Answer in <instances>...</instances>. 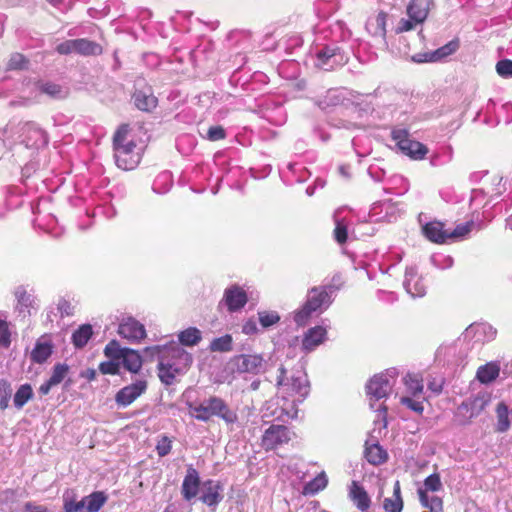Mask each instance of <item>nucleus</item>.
<instances>
[{"mask_svg": "<svg viewBox=\"0 0 512 512\" xmlns=\"http://www.w3.org/2000/svg\"><path fill=\"white\" fill-rule=\"evenodd\" d=\"M43 91L54 96L60 92V87L56 84H47L43 87Z\"/></svg>", "mask_w": 512, "mask_h": 512, "instance_id": "nucleus-64", "label": "nucleus"}, {"mask_svg": "<svg viewBox=\"0 0 512 512\" xmlns=\"http://www.w3.org/2000/svg\"><path fill=\"white\" fill-rule=\"evenodd\" d=\"M424 236L431 242L436 244H444L447 242L448 229H445L444 223L440 221H430L423 228Z\"/></svg>", "mask_w": 512, "mask_h": 512, "instance_id": "nucleus-18", "label": "nucleus"}, {"mask_svg": "<svg viewBox=\"0 0 512 512\" xmlns=\"http://www.w3.org/2000/svg\"><path fill=\"white\" fill-rule=\"evenodd\" d=\"M172 450V440L166 436L161 435L156 444V452L159 457H165Z\"/></svg>", "mask_w": 512, "mask_h": 512, "instance_id": "nucleus-42", "label": "nucleus"}, {"mask_svg": "<svg viewBox=\"0 0 512 512\" xmlns=\"http://www.w3.org/2000/svg\"><path fill=\"white\" fill-rule=\"evenodd\" d=\"M390 390L391 386L389 380L384 375H374L366 385V393L370 401H378L387 397Z\"/></svg>", "mask_w": 512, "mask_h": 512, "instance_id": "nucleus-12", "label": "nucleus"}, {"mask_svg": "<svg viewBox=\"0 0 512 512\" xmlns=\"http://www.w3.org/2000/svg\"><path fill=\"white\" fill-rule=\"evenodd\" d=\"M146 352H151L152 354H157L158 356H161L162 358H166V360L169 361L171 366H174L178 362H184L185 360H181L184 358V356H192L190 353H188L183 347H181L179 344L172 343L167 346H153V347H147L145 349Z\"/></svg>", "mask_w": 512, "mask_h": 512, "instance_id": "nucleus-9", "label": "nucleus"}, {"mask_svg": "<svg viewBox=\"0 0 512 512\" xmlns=\"http://www.w3.org/2000/svg\"><path fill=\"white\" fill-rule=\"evenodd\" d=\"M259 322L264 328L275 325L280 321V316L277 312L262 311L258 313Z\"/></svg>", "mask_w": 512, "mask_h": 512, "instance_id": "nucleus-44", "label": "nucleus"}, {"mask_svg": "<svg viewBox=\"0 0 512 512\" xmlns=\"http://www.w3.org/2000/svg\"><path fill=\"white\" fill-rule=\"evenodd\" d=\"M178 339L184 346L197 345L202 339L201 331L196 327H189L179 333Z\"/></svg>", "mask_w": 512, "mask_h": 512, "instance_id": "nucleus-31", "label": "nucleus"}, {"mask_svg": "<svg viewBox=\"0 0 512 512\" xmlns=\"http://www.w3.org/2000/svg\"><path fill=\"white\" fill-rule=\"evenodd\" d=\"M424 487L427 491L436 492L442 487L440 476L437 473L431 474L424 480Z\"/></svg>", "mask_w": 512, "mask_h": 512, "instance_id": "nucleus-47", "label": "nucleus"}, {"mask_svg": "<svg viewBox=\"0 0 512 512\" xmlns=\"http://www.w3.org/2000/svg\"><path fill=\"white\" fill-rule=\"evenodd\" d=\"M328 484V479L324 472L319 473L311 481L307 482L303 487L304 495H314L323 490Z\"/></svg>", "mask_w": 512, "mask_h": 512, "instance_id": "nucleus-30", "label": "nucleus"}, {"mask_svg": "<svg viewBox=\"0 0 512 512\" xmlns=\"http://www.w3.org/2000/svg\"><path fill=\"white\" fill-rule=\"evenodd\" d=\"M290 394L299 395L301 397L308 394V385L306 380L301 377H291L290 381L286 384Z\"/></svg>", "mask_w": 512, "mask_h": 512, "instance_id": "nucleus-36", "label": "nucleus"}, {"mask_svg": "<svg viewBox=\"0 0 512 512\" xmlns=\"http://www.w3.org/2000/svg\"><path fill=\"white\" fill-rule=\"evenodd\" d=\"M92 334V326L90 324H83L72 334V343L76 348H83L92 337Z\"/></svg>", "mask_w": 512, "mask_h": 512, "instance_id": "nucleus-29", "label": "nucleus"}, {"mask_svg": "<svg viewBox=\"0 0 512 512\" xmlns=\"http://www.w3.org/2000/svg\"><path fill=\"white\" fill-rule=\"evenodd\" d=\"M148 388V382L145 379H139L124 386L115 395V402L119 407H127L143 395Z\"/></svg>", "mask_w": 512, "mask_h": 512, "instance_id": "nucleus-7", "label": "nucleus"}, {"mask_svg": "<svg viewBox=\"0 0 512 512\" xmlns=\"http://www.w3.org/2000/svg\"><path fill=\"white\" fill-rule=\"evenodd\" d=\"M403 382L406 386L408 393L412 397H417L423 392V378L419 374L408 373L404 378Z\"/></svg>", "mask_w": 512, "mask_h": 512, "instance_id": "nucleus-28", "label": "nucleus"}, {"mask_svg": "<svg viewBox=\"0 0 512 512\" xmlns=\"http://www.w3.org/2000/svg\"><path fill=\"white\" fill-rule=\"evenodd\" d=\"M387 13L380 11L373 19H369L366 24V29L373 37H380L386 39V22Z\"/></svg>", "mask_w": 512, "mask_h": 512, "instance_id": "nucleus-20", "label": "nucleus"}, {"mask_svg": "<svg viewBox=\"0 0 512 512\" xmlns=\"http://www.w3.org/2000/svg\"><path fill=\"white\" fill-rule=\"evenodd\" d=\"M430 10V0H411L407 6V14L415 23H423Z\"/></svg>", "mask_w": 512, "mask_h": 512, "instance_id": "nucleus-19", "label": "nucleus"}, {"mask_svg": "<svg viewBox=\"0 0 512 512\" xmlns=\"http://www.w3.org/2000/svg\"><path fill=\"white\" fill-rule=\"evenodd\" d=\"M291 440V432L284 425H271L263 434L261 446L266 450H275Z\"/></svg>", "mask_w": 512, "mask_h": 512, "instance_id": "nucleus-6", "label": "nucleus"}, {"mask_svg": "<svg viewBox=\"0 0 512 512\" xmlns=\"http://www.w3.org/2000/svg\"><path fill=\"white\" fill-rule=\"evenodd\" d=\"M188 407L190 415L199 421L208 422L212 417H218L227 424H233L238 420L237 413L217 396H211L199 404L189 403Z\"/></svg>", "mask_w": 512, "mask_h": 512, "instance_id": "nucleus-3", "label": "nucleus"}, {"mask_svg": "<svg viewBox=\"0 0 512 512\" xmlns=\"http://www.w3.org/2000/svg\"><path fill=\"white\" fill-rule=\"evenodd\" d=\"M25 510L28 512H48V509L42 505H35L31 502L25 504Z\"/></svg>", "mask_w": 512, "mask_h": 512, "instance_id": "nucleus-61", "label": "nucleus"}, {"mask_svg": "<svg viewBox=\"0 0 512 512\" xmlns=\"http://www.w3.org/2000/svg\"><path fill=\"white\" fill-rule=\"evenodd\" d=\"M490 398L486 394H478L473 399L462 404L467 411H470V417L478 416L489 404Z\"/></svg>", "mask_w": 512, "mask_h": 512, "instance_id": "nucleus-26", "label": "nucleus"}, {"mask_svg": "<svg viewBox=\"0 0 512 512\" xmlns=\"http://www.w3.org/2000/svg\"><path fill=\"white\" fill-rule=\"evenodd\" d=\"M258 328L256 322L252 319L246 321L242 326V332L246 335H252L257 332Z\"/></svg>", "mask_w": 512, "mask_h": 512, "instance_id": "nucleus-59", "label": "nucleus"}, {"mask_svg": "<svg viewBox=\"0 0 512 512\" xmlns=\"http://www.w3.org/2000/svg\"><path fill=\"white\" fill-rule=\"evenodd\" d=\"M69 367L66 364L58 363L53 367L52 375L48 379L54 386L60 384L67 376Z\"/></svg>", "mask_w": 512, "mask_h": 512, "instance_id": "nucleus-39", "label": "nucleus"}, {"mask_svg": "<svg viewBox=\"0 0 512 512\" xmlns=\"http://www.w3.org/2000/svg\"><path fill=\"white\" fill-rule=\"evenodd\" d=\"M497 413V425H496V431L497 432H505L510 427V420H509V411L508 407L504 403H499L496 408Z\"/></svg>", "mask_w": 512, "mask_h": 512, "instance_id": "nucleus-33", "label": "nucleus"}, {"mask_svg": "<svg viewBox=\"0 0 512 512\" xmlns=\"http://www.w3.org/2000/svg\"><path fill=\"white\" fill-rule=\"evenodd\" d=\"M99 371L104 375H117L119 373V363L115 360L101 362Z\"/></svg>", "mask_w": 512, "mask_h": 512, "instance_id": "nucleus-50", "label": "nucleus"}, {"mask_svg": "<svg viewBox=\"0 0 512 512\" xmlns=\"http://www.w3.org/2000/svg\"><path fill=\"white\" fill-rule=\"evenodd\" d=\"M223 486L219 481L206 480L202 484L200 500L209 507H216L223 499Z\"/></svg>", "mask_w": 512, "mask_h": 512, "instance_id": "nucleus-11", "label": "nucleus"}, {"mask_svg": "<svg viewBox=\"0 0 512 512\" xmlns=\"http://www.w3.org/2000/svg\"><path fill=\"white\" fill-rule=\"evenodd\" d=\"M459 48V41L452 40L444 46L438 48L432 55V60H439L453 54Z\"/></svg>", "mask_w": 512, "mask_h": 512, "instance_id": "nucleus-38", "label": "nucleus"}, {"mask_svg": "<svg viewBox=\"0 0 512 512\" xmlns=\"http://www.w3.org/2000/svg\"><path fill=\"white\" fill-rule=\"evenodd\" d=\"M107 495L103 491H95L88 496L84 497L86 511L85 512H99L100 509L107 502Z\"/></svg>", "mask_w": 512, "mask_h": 512, "instance_id": "nucleus-27", "label": "nucleus"}, {"mask_svg": "<svg viewBox=\"0 0 512 512\" xmlns=\"http://www.w3.org/2000/svg\"><path fill=\"white\" fill-rule=\"evenodd\" d=\"M279 375L277 376L276 384L277 386H283L286 385L285 379H286V369L283 365H281L278 369Z\"/></svg>", "mask_w": 512, "mask_h": 512, "instance_id": "nucleus-63", "label": "nucleus"}, {"mask_svg": "<svg viewBox=\"0 0 512 512\" xmlns=\"http://www.w3.org/2000/svg\"><path fill=\"white\" fill-rule=\"evenodd\" d=\"M365 458L372 465H381L388 459V454L378 443H366Z\"/></svg>", "mask_w": 512, "mask_h": 512, "instance_id": "nucleus-22", "label": "nucleus"}, {"mask_svg": "<svg viewBox=\"0 0 512 512\" xmlns=\"http://www.w3.org/2000/svg\"><path fill=\"white\" fill-rule=\"evenodd\" d=\"M419 501L423 507H427L430 505L432 501V497H430L427 493V490L419 489L418 490Z\"/></svg>", "mask_w": 512, "mask_h": 512, "instance_id": "nucleus-60", "label": "nucleus"}, {"mask_svg": "<svg viewBox=\"0 0 512 512\" xmlns=\"http://www.w3.org/2000/svg\"><path fill=\"white\" fill-rule=\"evenodd\" d=\"M11 344V333L9 325L5 320L0 319V346L9 347Z\"/></svg>", "mask_w": 512, "mask_h": 512, "instance_id": "nucleus-49", "label": "nucleus"}, {"mask_svg": "<svg viewBox=\"0 0 512 512\" xmlns=\"http://www.w3.org/2000/svg\"><path fill=\"white\" fill-rule=\"evenodd\" d=\"M500 373V367L495 362H489L477 369L476 379L482 384H488L494 381Z\"/></svg>", "mask_w": 512, "mask_h": 512, "instance_id": "nucleus-23", "label": "nucleus"}, {"mask_svg": "<svg viewBox=\"0 0 512 512\" xmlns=\"http://www.w3.org/2000/svg\"><path fill=\"white\" fill-rule=\"evenodd\" d=\"M33 389L31 387L30 384H23L21 385L15 395H14V399H13V403H14V406L17 408V409H21L23 408V406L33 398Z\"/></svg>", "mask_w": 512, "mask_h": 512, "instance_id": "nucleus-32", "label": "nucleus"}, {"mask_svg": "<svg viewBox=\"0 0 512 512\" xmlns=\"http://www.w3.org/2000/svg\"><path fill=\"white\" fill-rule=\"evenodd\" d=\"M52 344L37 343L31 352V359L36 363L45 362L52 354Z\"/></svg>", "mask_w": 512, "mask_h": 512, "instance_id": "nucleus-35", "label": "nucleus"}, {"mask_svg": "<svg viewBox=\"0 0 512 512\" xmlns=\"http://www.w3.org/2000/svg\"><path fill=\"white\" fill-rule=\"evenodd\" d=\"M404 501L401 495V485L396 481L393 486V494L383 501V508L386 512H402Z\"/></svg>", "mask_w": 512, "mask_h": 512, "instance_id": "nucleus-21", "label": "nucleus"}, {"mask_svg": "<svg viewBox=\"0 0 512 512\" xmlns=\"http://www.w3.org/2000/svg\"><path fill=\"white\" fill-rule=\"evenodd\" d=\"M335 56V53L330 49H323L317 53L318 58V67L323 68L324 66L328 65L329 60Z\"/></svg>", "mask_w": 512, "mask_h": 512, "instance_id": "nucleus-55", "label": "nucleus"}, {"mask_svg": "<svg viewBox=\"0 0 512 512\" xmlns=\"http://www.w3.org/2000/svg\"><path fill=\"white\" fill-rule=\"evenodd\" d=\"M121 359L124 368L132 373L139 372L142 367L141 355L135 350L124 348Z\"/></svg>", "mask_w": 512, "mask_h": 512, "instance_id": "nucleus-25", "label": "nucleus"}, {"mask_svg": "<svg viewBox=\"0 0 512 512\" xmlns=\"http://www.w3.org/2000/svg\"><path fill=\"white\" fill-rule=\"evenodd\" d=\"M336 242L340 245L346 243L348 239L347 225L343 221L337 220L333 231Z\"/></svg>", "mask_w": 512, "mask_h": 512, "instance_id": "nucleus-45", "label": "nucleus"}, {"mask_svg": "<svg viewBox=\"0 0 512 512\" xmlns=\"http://www.w3.org/2000/svg\"><path fill=\"white\" fill-rule=\"evenodd\" d=\"M208 139L211 141H218L225 138L226 133L222 126H212L208 130Z\"/></svg>", "mask_w": 512, "mask_h": 512, "instance_id": "nucleus-54", "label": "nucleus"}, {"mask_svg": "<svg viewBox=\"0 0 512 512\" xmlns=\"http://www.w3.org/2000/svg\"><path fill=\"white\" fill-rule=\"evenodd\" d=\"M233 339L230 334H225L215 338L210 342L209 350L211 352H229L232 350Z\"/></svg>", "mask_w": 512, "mask_h": 512, "instance_id": "nucleus-34", "label": "nucleus"}, {"mask_svg": "<svg viewBox=\"0 0 512 512\" xmlns=\"http://www.w3.org/2000/svg\"><path fill=\"white\" fill-rule=\"evenodd\" d=\"M473 222H466L464 224L457 225L453 230H448V240H458L464 238L472 230Z\"/></svg>", "mask_w": 512, "mask_h": 512, "instance_id": "nucleus-37", "label": "nucleus"}, {"mask_svg": "<svg viewBox=\"0 0 512 512\" xmlns=\"http://www.w3.org/2000/svg\"><path fill=\"white\" fill-rule=\"evenodd\" d=\"M497 73L505 78L512 77V60H500L496 64Z\"/></svg>", "mask_w": 512, "mask_h": 512, "instance_id": "nucleus-52", "label": "nucleus"}, {"mask_svg": "<svg viewBox=\"0 0 512 512\" xmlns=\"http://www.w3.org/2000/svg\"><path fill=\"white\" fill-rule=\"evenodd\" d=\"M76 53L82 56H97L103 53L102 46L86 38L76 39Z\"/></svg>", "mask_w": 512, "mask_h": 512, "instance_id": "nucleus-24", "label": "nucleus"}, {"mask_svg": "<svg viewBox=\"0 0 512 512\" xmlns=\"http://www.w3.org/2000/svg\"><path fill=\"white\" fill-rule=\"evenodd\" d=\"M132 101L143 112H152L158 105V99L150 87L136 89L132 94Z\"/></svg>", "mask_w": 512, "mask_h": 512, "instance_id": "nucleus-13", "label": "nucleus"}, {"mask_svg": "<svg viewBox=\"0 0 512 512\" xmlns=\"http://www.w3.org/2000/svg\"><path fill=\"white\" fill-rule=\"evenodd\" d=\"M201 481L198 471L193 466H188L181 486V494L186 501H191L199 492Z\"/></svg>", "mask_w": 512, "mask_h": 512, "instance_id": "nucleus-14", "label": "nucleus"}, {"mask_svg": "<svg viewBox=\"0 0 512 512\" xmlns=\"http://www.w3.org/2000/svg\"><path fill=\"white\" fill-rule=\"evenodd\" d=\"M63 509L64 512H85L86 506L84 498L80 501H76L75 499H70L67 496H64Z\"/></svg>", "mask_w": 512, "mask_h": 512, "instance_id": "nucleus-41", "label": "nucleus"}, {"mask_svg": "<svg viewBox=\"0 0 512 512\" xmlns=\"http://www.w3.org/2000/svg\"><path fill=\"white\" fill-rule=\"evenodd\" d=\"M400 403L412 411L416 412L417 414L421 415L424 411L423 403L417 400H414L413 398L409 396H403L400 399Z\"/></svg>", "mask_w": 512, "mask_h": 512, "instance_id": "nucleus-48", "label": "nucleus"}, {"mask_svg": "<svg viewBox=\"0 0 512 512\" xmlns=\"http://www.w3.org/2000/svg\"><path fill=\"white\" fill-rule=\"evenodd\" d=\"M239 373L258 374L263 368L264 359L258 354H241L233 359Z\"/></svg>", "mask_w": 512, "mask_h": 512, "instance_id": "nucleus-10", "label": "nucleus"}, {"mask_svg": "<svg viewBox=\"0 0 512 512\" xmlns=\"http://www.w3.org/2000/svg\"><path fill=\"white\" fill-rule=\"evenodd\" d=\"M112 146L116 165L125 171L133 170L140 162L136 136L130 124H121L114 132Z\"/></svg>", "mask_w": 512, "mask_h": 512, "instance_id": "nucleus-1", "label": "nucleus"}, {"mask_svg": "<svg viewBox=\"0 0 512 512\" xmlns=\"http://www.w3.org/2000/svg\"><path fill=\"white\" fill-rule=\"evenodd\" d=\"M222 302L229 312H236L247 304L248 295L241 286L234 284L225 289Z\"/></svg>", "mask_w": 512, "mask_h": 512, "instance_id": "nucleus-8", "label": "nucleus"}, {"mask_svg": "<svg viewBox=\"0 0 512 512\" xmlns=\"http://www.w3.org/2000/svg\"><path fill=\"white\" fill-rule=\"evenodd\" d=\"M104 353L113 360H119L122 358L124 348H120L117 341L112 340L105 346Z\"/></svg>", "mask_w": 512, "mask_h": 512, "instance_id": "nucleus-46", "label": "nucleus"}, {"mask_svg": "<svg viewBox=\"0 0 512 512\" xmlns=\"http://www.w3.org/2000/svg\"><path fill=\"white\" fill-rule=\"evenodd\" d=\"M417 23L414 22L411 18L409 19H401L399 21L398 27L396 29L397 33H403L411 31L415 28Z\"/></svg>", "mask_w": 512, "mask_h": 512, "instance_id": "nucleus-58", "label": "nucleus"}, {"mask_svg": "<svg viewBox=\"0 0 512 512\" xmlns=\"http://www.w3.org/2000/svg\"><path fill=\"white\" fill-rule=\"evenodd\" d=\"M349 498L360 511H367L371 506V499L367 491L357 481L349 486Z\"/></svg>", "mask_w": 512, "mask_h": 512, "instance_id": "nucleus-16", "label": "nucleus"}, {"mask_svg": "<svg viewBox=\"0 0 512 512\" xmlns=\"http://www.w3.org/2000/svg\"><path fill=\"white\" fill-rule=\"evenodd\" d=\"M391 138L400 152L412 160H423L429 152L426 145L410 137L407 129H393Z\"/></svg>", "mask_w": 512, "mask_h": 512, "instance_id": "nucleus-4", "label": "nucleus"}, {"mask_svg": "<svg viewBox=\"0 0 512 512\" xmlns=\"http://www.w3.org/2000/svg\"><path fill=\"white\" fill-rule=\"evenodd\" d=\"M327 331L322 326H315L307 330L303 336L302 349L305 352H311L324 342Z\"/></svg>", "mask_w": 512, "mask_h": 512, "instance_id": "nucleus-17", "label": "nucleus"}, {"mask_svg": "<svg viewBox=\"0 0 512 512\" xmlns=\"http://www.w3.org/2000/svg\"><path fill=\"white\" fill-rule=\"evenodd\" d=\"M18 305L20 306V311L23 312V308L29 309L33 306L34 299L33 297L27 293L25 290H21L17 292ZM29 313V310H27Z\"/></svg>", "mask_w": 512, "mask_h": 512, "instance_id": "nucleus-51", "label": "nucleus"}, {"mask_svg": "<svg viewBox=\"0 0 512 512\" xmlns=\"http://www.w3.org/2000/svg\"><path fill=\"white\" fill-rule=\"evenodd\" d=\"M428 511L424 512H444V505L442 498L438 496H432L430 505L426 507Z\"/></svg>", "mask_w": 512, "mask_h": 512, "instance_id": "nucleus-57", "label": "nucleus"}, {"mask_svg": "<svg viewBox=\"0 0 512 512\" xmlns=\"http://www.w3.org/2000/svg\"><path fill=\"white\" fill-rule=\"evenodd\" d=\"M387 412L388 408L384 404H380L377 408L378 418H380L383 421V426L386 427L387 425Z\"/></svg>", "mask_w": 512, "mask_h": 512, "instance_id": "nucleus-62", "label": "nucleus"}, {"mask_svg": "<svg viewBox=\"0 0 512 512\" xmlns=\"http://www.w3.org/2000/svg\"><path fill=\"white\" fill-rule=\"evenodd\" d=\"M28 63V59L23 54L14 53L11 55L7 66L12 70H22L27 68Z\"/></svg>", "mask_w": 512, "mask_h": 512, "instance_id": "nucleus-43", "label": "nucleus"}, {"mask_svg": "<svg viewBox=\"0 0 512 512\" xmlns=\"http://www.w3.org/2000/svg\"><path fill=\"white\" fill-rule=\"evenodd\" d=\"M58 310L61 316H72L74 314V306L66 299L59 301Z\"/></svg>", "mask_w": 512, "mask_h": 512, "instance_id": "nucleus-56", "label": "nucleus"}, {"mask_svg": "<svg viewBox=\"0 0 512 512\" xmlns=\"http://www.w3.org/2000/svg\"><path fill=\"white\" fill-rule=\"evenodd\" d=\"M181 360H183V358ZM184 360L185 363L180 361L174 366H171L166 358L159 356L157 365L158 377L164 385L170 386L174 384L177 376L184 374L190 368L193 362L192 356H184Z\"/></svg>", "mask_w": 512, "mask_h": 512, "instance_id": "nucleus-5", "label": "nucleus"}, {"mask_svg": "<svg viewBox=\"0 0 512 512\" xmlns=\"http://www.w3.org/2000/svg\"><path fill=\"white\" fill-rule=\"evenodd\" d=\"M56 51L61 55H68L73 52L76 53V39L66 40L57 45Z\"/></svg>", "mask_w": 512, "mask_h": 512, "instance_id": "nucleus-53", "label": "nucleus"}, {"mask_svg": "<svg viewBox=\"0 0 512 512\" xmlns=\"http://www.w3.org/2000/svg\"><path fill=\"white\" fill-rule=\"evenodd\" d=\"M118 333L130 341H140L146 337L144 325L133 318L123 321L119 325Z\"/></svg>", "mask_w": 512, "mask_h": 512, "instance_id": "nucleus-15", "label": "nucleus"}, {"mask_svg": "<svg viewBox=\"0 0 512 512\" xmlns=\"http://www.w3.org/2000/svg\"><path fill=\"white\" fill-rule=\"evenodd\" d=\"M339 283L337 286L325 285L313 287L309 290L307 299L303 306L294 314V321L297 325H305L313 313L319 311L323 305L330 302V294L341 289L344 281L340 274L334 275V281Z\"/></svg>", "mask_w": 512, "mask_h": 512, "instance_id": "nucleus-2", "label": "nucleus"}, {"mask_svg": "<svg viewBox=\"0 0 512 512\" xmlns=\"http://www.w3.org/2000/svg\"><path fill=\"white\" fill-rule=\"evenodd\" d=\"M12 390L7 380H0V409L4 410L8 407Z\"/></svg>", "mask_w": 512, "mask_h": 512, "instance_id": "nucleus-40", "label": "nucleus"}]
</instances>
